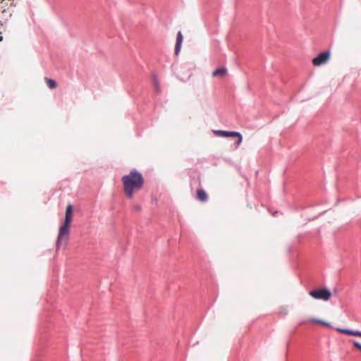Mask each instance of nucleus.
<instances>
[{"mask_svg":"<svg viewBox=\"0 0 361 361\" xmlns=\"http://www.w3.org/2000/svg\"><path fill=\"white\" fill-rule=\"evenodd\" d=\"M121 181L123 185V192L129 199L133 198L135 193L140 190L144 185L142 175L135 169L123 176Z\"/></svg>","mask_w":361,"mask_h":361,"instance_id":"obj_1","label":"nucleus"},{"mask_svg":"<svg viewBox=\"0 0 361 361\" xmlns=\"http://www.w3.org/2000/svg\"><path fill=\"white\" fill-rule=\"evenodd\" d=\"M73 207L71 204L66 207L65 219L59 228L58 238L56 240V249L64 243L66 245L70 234V225L73 220Z\"/></svg>","mask_w":361,"mask_h":361,"instance_id":"obj_2","label":"nucleus"},{"mask_svg":"<svg viewBox=\"0 0 361 361\" xmlns=\"http://www.w3.org/2000/svg\"><path fill=\"white\" fill-rule=\"evenodd\" d=\"M310 295L317 300H329L331 297V293L326 288L316 289L309 293Z\"/></svg>","mask_w":361,"mask_h":361,"instance_id":"obj_3","label":"nucleus"},{"mask_svg":"<svg viewBox=\"0 0 361 361\" xmlns=\"http://www.w3.org/2000/svg\"><path fill=\"white\" fill-rule=\"evenodd\" d=\"M330 59V52L324 51L319 54L315 58L312 59V64L315 66H319L325 64Z\"/></svg>","mask_w":361,"mask_h":361,"instance_id":"obj_4","label":"nucleus"},{"mask_svg":"<svg viewBox=\"0 0 361 361\" xmlns=\"http://www.w3.org/2000/svg\"><path fill=\"white\" fill-rule=\"evenodd\" d=\"M214 133L216 136H221V137H234V135H238V134H236V132H230V131H225V130H214Z\"/></svg>","mask_w":361,"mask_h":361,"instance_id":"obj_5","label":"nucleus"},{"mask_svg":"<svg viewBox=\"0 0 361 361\" xmlns=\"http://www.w3.org/2000/svg\"><path fill=\"white\" fill-rule=\"evenodd\" d=\"M227 74V69L224 67H221L215 70L212 73V76L214 78H224Z\"/></svg>","mask_w":361,"mask_h":361,"instance_id":"obj_6","label":"nucleus"},{"mask_svg":"<svg viewBox=\"0 0 361 361\" xmlns=\"http://www.w3.org/2000/svg\"><path fill=\"white\" fill-rule=\"evenodd\" d=\"M336 330L338 332L343 333L346 335L350 336H359L361 337V331H355L349 329H342V328H337Z\"/></svg>","mask_w":361,"mask_h":361,"instance_id":"obj_7","label":"nucleus"},{"mask_svg":"<svg viewBox=\"0 0 361 361\" xmlns=\"http://www.w3.org/2000/svg\"><path fill=\"white\" fill-rule=\"evenodd\" d=\"M183 39V37L182 33H181V32L179 31L177 34L176 44V47H175L176 55H178V53L180 52Z\"/></svg>","mask_w":361,"mask_h":361,"instance_id":"obj_8","label":"nucleus"},{"mask_svg":"<svg viewBox=\"0 0 361 361\" xmlns=\"http://www.w3.org/2000/svg\"><path fill=\"white\" fill-rule=\"evenodd\" d=\"M197 197L201 202H206L208 199L207 194L202 189H199L197 191Z\"/></svg>","mask_w":361,"mask_h":361,"instance_id":"obj_9","label":"nucleus"},{"mask_svg":"<svg viewBox=\"0 0 361 361\" xmlns=\"http://www.w3.org/2000/svg\"><path fill=\"white\" fill-rule=\"evenodd\" d=\"M13 1L12 0H1L0 1V11L2 12L5 11L6 7L8 6H12Z\"/></svg>","mask_w":361,"mask_h":361,"instance_id":"obj_10","label":"nucleus"},{"mask_svg":"<svg viewBox=\"0 0 361 361\" xmlns=\"http://www.w3.org/2000/svg\"><path fill=\"white\" fill-rule=\"evenodd\" d=\"M44 81H45L47 85L50 89H55L57 87L56 82L54 80H53V79H51V78H49L46 77V78H44Z\"/></svg>","mask_w":361,"mask_h":361,"instance_id":"obj_11","label":"nucleus"},{"mask_svg":"<svg viewBox=\"0 0 361 361\" xmlns=\"http://www.w3.org/2000/svg\"><path fill=\"white\" fill-rule=\"evenodd\" d=\"M305 323H315V324H321L322 325L327 326H329V323H327L323 320H320V319H308L307 321H306Z\"/></svg>","mask_w":361,"mask_h":361,"instance_id":"obj_12","label":"nucleus"},{"mask_svg":"<svg viewBox=\"0 0 361 361\" xmlns=\"http://www.w3.org/2000/svg\"><path fill=\"white\" fill-rule=\"evenodd\" d=\"M236 134H238V135H234V137H237L238 138V141L236 142V145L238 146L242 142L243 137L240 133L236 132Z\"/></svg>","mask_w":361,"mask_h":361,"instance_id":"obj_13","label":"nucleus"},{"mask_svg":"<svg viewBox=\"0 0 361 361\" xmlns=\"http://www.w3.org/2000/svg\"><path fill=\"white\" fill-rule=\"evenodd\" d=\"M154 87H155L156 90L157 92H160V87H159V82H158V80L156 78L154 79Z\"/></svg>","mask_w":361,"mask_h":361,"instance_id":"obj_14","label":"nucleus"},{"mask_svg":"<svg viewBox=\"0 0 361 361\" xmlns=\"http://www.w3.org/2000/svg\"><path fill=\"white\" fill-rule=\"evenodd\" d=\"M353 345H354V346H355L356 348H357V349H359L360 350H361V344H360V343H358V342H357V341H354V342H353Z\"/></svg>","mask_w":361,"mask_h":361,"instance_id":"obj_15","label":"nucleus"},{"mask_svg":"<svg viewBox=\"0 0 361 361\" xmlns=\"http://www.w3.org/2000/svg\"><path fill=\"white\" fill-rule=\"evenodd\" d=\"M133 209L136 212H140V211H141V207L138 204L134 205Z\"/></svg>","mask_w":361,"mask_h":361,"instance_id":"obj_16","label":"nucleus"},{"mask_svg":"<svg viewBox=\"0 0 361 361\" xmlns=\"http://www.w3.org/2000/svg\"><path fill=\"white\" fill-rule=\"evenodd\" d=\"M2 40H3V37L0 36V42H1Z\"/></svg>","mask_w":361,"mask_h":361,"instance_id":"obj_17","label":"nucleus"},{"mask_svg":"<svg viewBox=\"0 0 361 361\" xmlns=\"http://www.w3.org/2000/svg\"><path fill=\"white\" fill-rule=\"evenodd\" d=\"M0 34H1V32H0Z\"/></svg>","mask_w":361,"mask_h":361,"instance_id":"obj_18","label":"nucleus"}]
</instances>
